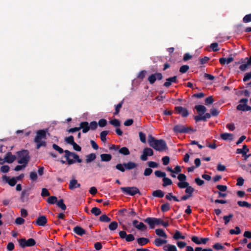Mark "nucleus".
Segmentation results:
<instances>
[{
  "label": "nucleus",
  "mask_w": 251,
  "mask_h": 251,
  "mask_svg": "<svg viewBox=\"0 0 251 251\" xmlns=\"http://www.w3.org/2000/svg\"><path fill=\"white\" fill-rule=\"evenodd\" d=\"M65 141L69 144L73 145L75 143L74 137L72 136H70L65 139Z\"/></svg>",
  "instance_id": "nucleus-60"
},
{
  "label": "nucleus",
  "mask_w": 251,
  "mask_h": 251,
  "mask_svg": "<svg viewBox=\"0 0 251 251\" xmlns=\"http://www.w3.org/2000/svg\"><path fill=\"white\" fill-rule=\"evenodd\" d=\"M173 238L175 240H178L179 239H184L185 237V236L182 235L179 231H176L173 236Z\"/></svg>",
  "instance_id": "nucleus-36"
},
{
  "label": "nucleus",
  "mask_w": 251,
  "mask_h": 251,
  "mask_svg": "<svg viewBox=\"0 0 251 251\" xmlns=\"http://www.w3.org/2000/svg\"><path fill=\"white\" fill-rule=\"evenodd\" d=\"M80 186V184L79 183L77 180L75 179H72L70 180L69 188L70 190H74L75 188H79Z\"/></svg>",
  "instance_id": "nucleus-16"
},
{
  "label": "nucleus",
  "mask_w": 251,
  "mask_h": 251,
  "mask_svg": "<svg viewBox=\"0 0 251 251\" xmlns=\"http://www.w3.org/2000/svg\"><path fill=\"white\" fill-rule=\"evenodd\" d=\"M163 249L166 251H177L176 247L171 244H168L164 246Z\"/></svg>",
  "instance_id": "nucleus-28"
},
{
  "label": "nucleus",
  "mask_w": 251,
  "mask_h": 251,
  "mask_svg": "<svg viewBox=\"0 0 251 251\" xmlns=\"http://www.w3.org/2000/svg\"><path fill=\"white\" fill-rule=\"evenodd\" d=\"M195 251H213L211 249H202L201 247H196Z\"/></svg>",
  "instance_id": "nucleus-64"
},
{
  "label": "nucleus",
  "mask_w": 251,
  "mask_h": 251,
  "mask_svg": "<svg viewBox=\"0 0 251 251\" xmlns=\"http://www.w3.org/2000/svg\"><path fill=\"white\" fill-rule=\"evenodd\" d=\"M163 78L162 75L160 73H155L153 74H151L148 77V81L151 84H153L156 79L161 80Z\"/></svg>",
  "instance_id": "nucleus-9"
},
{
  "label": "nucleus",
  "mask_w": 251,
  "mask_h": 251,
  "mask_svg": "<svg viewBox=\"0 0 251 251\" xmlns=\"http://www.w3.org/2000/svg\"><path fill=\"white\" fill-rule=\"evenodd\" d=\"M233 215L232 214H229L228 216H225L223 217V219L225 221V224L226 225L229 222L231 218L233 217Z\"/></svg>",
  "instance_id": "nucleus-54"
},
{
  "label": "nucleus",
  "mask_w": 251,
  "mask_h": 251,
  "mask_svg": "<svg viewBox=\"0 0 251 251\" xmlns=\"http://www.w3.org/2000/svg\"><path fill=\"white\" fill-rule=\"evenodd\" d=\"M192 241L196 243V244L200 245L201 244V239H200L198 237L196 236H193L191 238Z\"/></svg>",
  "instance_id": "nucleus-56"
},
{
  "label": "nucleus",
  "mask_w": 251,
  "mask_h": 251,
  "mask_svg": "<svg viewBox=\"0 0 251 251\" xmlns=\"http://www.w3.org/2000/svg\"><path fill=\"white\" fill-rule=\"evenodd\" d=\"M155 221H156L155 218H151V217L147 218L144 219V221L145 223L149 224L150 228L151 229L154 228L155 226L156 225Z\"/></svg>",
  "instance_id": "nucleus-15"
},
{
  "label": "nucleus",
  "mask_w": 251,
  "mask_h": 251,
  "mask_svg": "<svg viewBox=\"0 0 251 251\" xmlns=\"http://www.w3.org/2000/svg\"><path fill=\"white\" fill-rule=\"evenodd\" d=\"M16 156L15 155H12L11 152H8L4 158V161L3 162L11 163L14 162Z\"/></svg>",
  "instance_id": "nucleus-17"
},
{
  "label": "nucleus",
  "mask_w": 251,
  "mask_h": 251,
  "mask_svg": "<svg viewBox=\"0 0 251 251\" xmlns=\"http://www.w3.org/2000/svg\"><path fill=\"white\" fill-rule=\"evenodd\" d=\"M248 101V100L246 99H243L240 100L241 104H239L237 106V109L243 111H248L251 110V106H248L246 104Z\"/></svg>",
  "instance_id": "nucleus-5"
},
{
  "label": "nucleus",
  "mask_w": 251,
  "mask_h": 251,
  "mask_svg": "<svg viewBox=\"0 0 251 251\" xmlns=\"http://www.w3.org/2000/svg\"><path fill=\"white\" fill-rule=\"evenodd\" d=\"M153 154V150L149 148H146L144 149L142 155L140 156V159L143 161H146L148 159V156H152Z\"/></svg>",
  "instance_id": "nucleus-7"
},
{
  "label": "nucleus",
  "mask_w": 251,
  "mask_h": 251,
  "mask_svg": "<svg viewBox=\"0 0 251 251\" xmlns=\"http://www.w3.org/2000/svg\"><path fill=\"white\" fill-rule=\"evenodd\" d=\"M154 174L156 176L158 177H163L164 178L166 176V173L160 171H155L154 172Z\"/></svg>",
  "instance_id": "nucleus-46"
},
{
  "label": "nucleus",
  "mask_w": 251,
  "mask_h": 251,
  "mask_svg": "<svg viewBox=\"0 0 251 251\" xmlns=\"http://www.w3.org/2000/svg\"><path fill=\"white\" fill-rule=\"evenodd\" d=\"M74 231L78 235L82 236L85 234V230L80 226H76L74 228Z\"/></svg>",
  "instance_id": "nucleus-22"
},
{
  "label": "nucleus",
  "mask_w": 251,
  "mask_h": 251,
  "mask_svg": "<svg viewBox=\"0 0 251 251\" xmlns=\"http://www.w3.org/2000/svg\"><path fill=\"white\" fill-rule=\"evenodd\" d=\"M79 128H80V129L81 128L82 129V131L83 133L87 132L90 129L89 124L87 122H81L80 124Z\"/></svg>",
  "instance_id": "nucleus-20"
},
{
  "label": "nucleus",
  "mask_w": 251,
  "mask_h": 251,
  "mask_svg": "<svg viewBox=\"0 0 251 251\" xmlns=\"http://www.w3.org/2000/svg\"><path fill=\"white\" fill-rule=\"evenodd\" d=\"M195 108L200 115L203 114L206 111V108L202 105H197L195 106Z\"/></svg>",
  "instance_id": "nucleus-23"
},
{
  "label": "nucleus",
  "mask_w": 251,
  "mask_h": 251,
  "mask_svg": "<svg viewBox=\"0 0 251 251\" xmlns=\"http://www.w3.org/2000/svg\"><path fill=\"white\" fill-rule=\"evenodd\" d=\"M177 179L179 182L185 181L186 180V176L183 174H180L177 176Z\"/></svg>",
  "instance_id": "nucleus-59"
},
{
  "label": "nucleus",
  "mask_w": 251,
  "mask_h": 251,
  "mask_svg": "<svg viewBox=\"0 0 251 251\" xmlns=\"http://www.w3.org/2000/svg\"><path fill=\"white\" fill-rule=\"evenodd\" d=\"M109 133V131L104 130L100 133V139L103 142H105L106 140V135Z\"/></svg>",
  "instance_id": "nucleus-37"
},
{
  "label": "nucleus",
  "mask_w": 251,
  "mask_h": 251,
  "mask_svg": "<svg viewBox=\"0 0 251 251\" xmlns=\"http://www.w3.org/2000/svg\"><path fill=\"white\" fill-rule=\"evenodd\" d=\"M52 148L55 150L58 151L60 153H62L64 152L63 150L56 144H53Z\"/></svg>",
  "instance_id": "nucleus-63"
},
{
  "label": "nucleus",
  "mask_w": 251,
  "mask_h": 251,
  "mask_svg": "<svg viewBox=\"0 0 251 251\" xmlns=\"http://www.w3.org/2000/svg\"><path fill=\"white\" fill-rule=\"evenodd\" d=\"M251 79V72L247 73L245 74L244 78L243 81L246 82Z\"/></svg>",
  "instance_id": "nucleus-62"
},
{
  "label": "nucleus",
  "mask_w": 251,
  "mask_h": 251,
  "mask_svg": "<svg viewBox=\"0 0 251 251\" xmlns=\"http://www.w3.org/2000/svg\"><path fill=\"white\" fill-rule=\"evenodd\" d=\"M110 123L114 126H120V121L116 119L111 120Z\"/></svg>",
  "instance_id": "nucleus-57"
},
{
  "label": "nucleus",
  "mask_w": 251,
  "mask_h": 251,
  "mask_svg": "<svg viewBox=\"0 0 251 251\" xmlns=\"http://www.w3.org/2000/svg\"><path fill=\"white\" fill-rule=\"evenodd\" d=\"M100 220L103 222H109L111 221L110 218L107 216L106 215H102L100 217Z\"/></svg>",
  "instance_id": "nucleus-44"
},
{
  "label": "nucleus",
  "mask_w": 251,
  "mask_h": 251,
  "mask_svg": "<svg viewBox=\"0 0 251 251\" xmlns=\"http://www.w3.org/2000/svg\"><path fill=\"white\" fill-rule=\"evenodd\" d=\"M177 82V76H174L173 77H169L166 80V82L164 83L163 86L165 87H169L170 86L172 83Z\"/></svg>",
  "instance_id": "nucleus-13"
},
{
  "label": "nucleus",
  "mask_w": 251,
  "mask_h": 251,
  "mask_svg": "<svg viewBox=\"0 0 251 251\" xmlns=\"http://www.w3.org/2000/svg\"><path fill=\"white\" fill-rule=\"evenodd\" d=\"M123 103V101H122L121 102H120L119 103H118L116 106V107H115V112L114 113V115H116V114H118V113L120 111V109L121 108V107L122 106Z\"/></svg>",
  "instance_id": "nucleus-58"
},
{
  "label": "nucleus",
  "mask_w": 251,
  "mask_h": 251,
  "mask_svg": "<svg viewBox=\"0 0 251 251\" xmlns=\"http://www.w3.org/2000/svg\"><path fill=\"white\" fill-rule=\"evenodd\" d=\"M152 196L157 198H162L164 196V193L161 190H157L153 191Z\"/></svg>",
  "instance_id": "nucleus-26"
},
{
  "label": "nucleus",
  "mask_w": 251,
  "mask_h": 251,
  "mask_svg": "<svg viewBox=\"0 0 251 251\" xmlns=\"http://www.w3.org/2000/svg\"><path fill=\"white\" fill-rule=\"evenodd\" d=\"M47 222V219L44 216H42L38 218L36 220V224L40 226H44Z\"/></svg>",
  "instance_id": "nucleus-19"
},
{
  "label": "nucleus",
  "mask_w": 251,
  "mask_h": 251,
  "mask_svg": "<svg viewBox=\"0 0 251 251\" xmlns=\"http://www.w3.org/2000/svg\"><path fill=\"white\" fill-rule=\"evenodd\" d=\"M57 205L60 207L63 210H65L66 208L65 204L63 202V200H60L56 202Z\"/></svg>",
  "instance_id": "nucleus-42"
},
{
  "label": "nucleus",
  "mask_w": 251,
  "mask_h": 251,
  "mask_svg": "<svg viewBox=\"0 0 251 251\" xmlns=\"http://www.w3.org/2000/svg\"><path fill=\"white\" fill-rule=\"evenodd\" d=\"M96 158V156L94 153H91L86 156V162L88 163L94 160Z\"/></svg>",
  "instance_id": "nucleus-31"
},
{
  "label": "nucleus",
  "mask_w": 251,
  "mask_h": 251,
  "mask_svg": "<svg viewBox=\"0 0 251 251\" xmlns=\"http://www.w3.org/2000/svg\"><path fill=\"white\" fill-rule=\"evenodd\" d=\"M163 186L166 187L168 185H171L172 184V181L171 179L165 177L163 178Z\"/></svg>",
  "instance_id": "nucleus-35"
},
{
  "label": "nucleus",
  "mask_w": 251,
  "mask_h": 251,
  "mask_svg": "<svg viewBox=\"0 0 251 251\" xmlns=\"http://www.w3.org/2000/svg\"><path fill=\"white\" fill-rule=\"evenodd\" d=\"M165 198L169 201H171L172 200V199H173L174 201H179V200L176 196H174L173 195V194L172 193H170L167 194L165 196Z\"/></svg>",
  "instance_id": "nucleus-34"
},
{
  "label": "nucleus",
  "mask_w": 251,
  "mask_h": 251,
  "mask_svg": "<svg viewBox=\"0 0 251 251\" xmlns=\"http://www.w3.org/2000/svg\"><path fill=\"white\" fill-rule=\"evenodd\" d=\"M64 152L65 153V157L66 158L68 164L71 165L74 164L75 161L71 158H73L74 155L73 154L75 153V152H70L68 150H65Z\"/></svg>",
  "instance_id": "nucleus-11"
},
{
  "label": "nucleus",
  "mask_w": 251,
  "mask_h": 251,
  "mask_svg": "<svg viewBox=\"0 0 251 251\" xmlns=\"http://www.w3.org/2000/svg\"><path fill=\"white\" fill-rule=\"evenodd\" d=\"M189 67L188 65H182L179 69V72L182 74H184L189 70Z\"/></svg>",
  "instance_id": "nucleus-48"
},
{
  "label": "nucleus",
  "mask_w": 251,
  "mask_h": 251,
  "mask_svg": "<svg viewBox=\"0 0 251 251\" xmlns=\"http://www.w3.org/2000/svg\"><path fill=\"white\" fill-rule=\"evenodd\" d=\"M101 160L102 161H109L111 159V155L109 154H102L100 155Z\"/></svg>",
  "instance_id": "nucleus-32"
},
{
  "label": "nucleus",
  "mask_w": 251,
  "mask_h": 251,
  "mask_svg": "<svg viewBox=\"0 0 251 251\" xmlns=\"http://www.w3.org/2000/svg\"><path fill=\"white\" fill-rule=\"evenodd\" d=\"M149 241L150 240L148 238L144 237L139 238L137 239V242L140 246L145 245L147 244Z\"/></svg>",
  "instance_id": "nucleus-29"
},
{
  "label": "nucleus",
  "mask_w": 251,
  "mask_h": 251,
  "mask_svg": "<svg viewBox=\"0 0 251 251\" xmlns=\"http://www.w3.org/2000/svg\"><path fill=\"white\" fill-rule=\"evenodd\" d=\"M173 130L175 132L177 133H188L191 130V128L183 125H178L174 127Z\"/></svg>",
  "instance_id": "nucleus-8"
},
{
  "label": "nucleus",
  "mask_w": 251,
  "mask_h": 251,
  "mask_svg": "<svg viewBox=\"0 0 251 251\" xmlns=\"http://www.w3.org/2000/svg\"><path fill=\"white\" fill-rule=\"evenodd\" d=\"M91 212L95 216H98L101 214V210L98 207H93L92 208Z\"/></svg>",
  "instance_id": "nucleus-40"
},
{
  "label": "nucleus",
  "mask_w": 251,
  "mask_h": 251,
  "mask_svg": "<svg viewBox=\"0 0 251 251\" xmlns=\"http://www.w3.org/2000/svg\"><path fill=\"white\" fill-rule=\"evenodd\" d=\"M133 226L138 230H146L147 226L142 222H139L137 220H133L132 222Z\"/></svg>",
  "instance_id": "nucleus-12"
},
{
  "label": "nucleus",
  "mask_w": 251,
  "mask_h": 251,
  "mask_svg": "<svg viewBox=\"0 0 251 251\" xmlns=\"http://www.w3.org/2000/svg\"><path fill=\"white\" fill-rule=\"evenodd\" d=\"M241 232V230L240 229V228L238 226L235 227V229H230L229 230V233L231 234H239Z\"/></svg>",
  "instance_id": "nucleus-50"
},
{
  "label": "nucleus",
  "mask_w": 251,
  "mask_h": 251,
  "mask_svg": "<svg viewBox=\"0 0 251 251\" xmlns=\"http://www.w3.org/2000/svg\"><path fill=\"white\" fill-rule=\"evenodd\" d=\"M249 149L246 145H244L242 149H238L237 150V153L239 154H243V155L246 154L249 151Z\"/></svg>",
  "instance_id": "nucleus-30"
},
{
  "label": "nucleus",
  "mask_w": 251,
  "mask_h": 251,
  "mask_svg": "<svg viewBox=\"0 0 251 251\" xmlns=\"http://www.w3.org/2000/svg\"><path fill=\"white\" fill-rule=\"evenodd\" d=\"M221 137L225 140H232L233 139V135L231 133H224L221 134Z\"/></svg>",
  "instance_id": "nucleus-25"
},
{
  "label": "nucleus",
  "mask_w": 251,
  "mask_h": 251,
  "mask_svg": "<svg viewBox=\"0 0 251 251\" xmlns=\"http://www.w3.org/2000/svg\"><path fill=\"white\" fill-rule=\"evenodd\" d=\"M50 195V193H49L48 189L46 188H43L42 189L41 196L42 197L49 196Z\"/></svg>",
  "instance_id": "nucleus-61"
},
{
  "label": "nucleus",
  "mask_w": 251,
  "mask_h": 251,
  "mask_svg": "<svg viewBox=\"0 0 251 251\" xmlns=\"http://www.w3.org/2000/svg\"><path fill=\"white\" fill-rule=\"evenodd\" d=\"M155 233L158 236L163 237L165 239H166L167 238V235L166 233L162 229H156L155 230Z\"/></svg>",
  "instance_id": "nucleus-27"
},
{
  "label": "nucleus",
  "mask_w": 251,
  "mask_h": 251,
  "mask_svg": "<svg viewBox=\"0 0 251 251\" xmlns=\"http://www.w3.org/2000/svg\"><path fill=\"white\" fill-rule=\"evenodd\" d=\"M25 222V220L21 217L17 218L15 221V224L18 225H21L23 224Z\"/></svg>",
  "instance_id": "nucleus-52"
},
{
  "label": "nucleus",
  "mask_w": 251,
  "mask_h": 251,
  "mask_svg": "<svg viewBox=\"0 0 251 251\" xmlns=\"http://www.w3.org/2000/svg\"><path fill=\"white\" fill-rule=\"evenodd\" d=\"M122 192L130 196H134L136 194L140 193L139 190L136 187H121Z\"/></svg>",
  "instance_id": "nucleus-4"
},
{
  "label": "nucleus",
  "mask_w": 251,
  "mask_h": 251,
  "mask_svg": "<svg viewBox=\"0 0 251 251\" xmlns=\"http://www.w3.org/2000/svg\"><path fill=\"white\" fill-rule=\"evenodd\" d=\"M124 165L125 168L128 170L134 169L137 166V164L132 162H128L127 163H124Z\"/></svg>",
  "instance_id": "nucleus-24"
},
{
  "label": "nucleus",
  "mask_w": 251,
  "mask_h": 251,
  "mask_svg": "<svg viewBox=\"0 0 251 251\" xmlns=\"http://www.w3.org/2000/svg\"><path fill=\"white\" fill-rule=\"evenodd\" d=\"M47 201L50 204H54L57 202V198L55 196L50 197L48 199Z\"/></svg>",
  "instance_id": "nucleus-47"
},
{
  "label": "nucleus",
  "mask_w": 251,
  "mask_h": 251,
  "mask_svg": "<svg viewBox=\"0 0 251 251\" xmlns=\"http://www.w3.org/2000/svg\"><path fill=\"white\" fill-rule=\"evenodd\" d=\"M46 132L44 130H38L34 139V142L36 143L37 149H39L41 147L46 146Z\"/></svg>",
  "instance_id": "nucleus-2"
},
{
  "label": "nucleus",
  "mask_w": 251,
  "mask_h": 251,
  "mask_svg": "<svg viewBox=\"0 0 251 251\" xmlns=\"http://www.w3.org/2000/svg\"><path fill=\"white\" fill-rule=\"evenodd\" d=\"M35 243V241L32 238L28 239L27 240L25 239H22L19 240V244L22 248L33 246Z\"/></svg>",
  "instance_id": "nucleus-6"
},
{
  "label": "nucleus",
  "mask_w": 251,
  "mask_h": 251,
  "mask_svg": "<svg viewBox=\"0 0 251 251\" xmlns=\"http://www.w3.org/2000/svg\"><path fill=\"white\" fill-rule=\"evenodd\" d=\"M119 152L120 153L125 155H127L130 154V151L126 147H123L119 149Z\"/></svg>",
  "instance_id": "nucleus-33"
},
{
  "label": "nucleus",
  "mask_w": 251,
  "mask_h": 251,
  "mask_svg": "<svg viewBox=\"0 0 251 251\" xmlns=\"http://www.w3.org/2000/svg\"><path fill=\"white\" fill-rule=\"evenodd\" d=\"M237 203L241 207H251V204L249 203L247 201H238Z\"/></svg>",
  "instance_id": "nucleus-41"
},
{
  "label": "nucleus",
  "mask_w": 251,
  "mask_h": 251,
  "mask_svg": "<svg viewBox=\"0 0 251 251\" xmlns=\"http://www.w3.org/2000/svg\"><path fill=\"white\" fill-rule=\"evenodd\" d=\"M210 47L213 51H217L220 50L219 48H218V44L216 42L212 43Z\"/></svg>",
  "instance_id": "nucleus-53"
},
{
  "label": "nucleus",
  "mask_w": 251,
  "mask_h": 251,
  "mask_svg": "<svg viewBox=\"0 0 251 251\" xmlns=\"http://www.w3.org/2000/svg\"><path fill=\"white\" fill-rule=\"evenodd\" d=\"M170 208V204L168 203H166L162 204L161 206V210L163 212H166L169 210Z\"/></svg>",
  "instance_id": "nucleus-45"
},
{
  "label": "nucleus",
  "mask_w": 251,
  "mask_h": 251,
  "mask_svg": "<svg viewBox=\"0 0 251 251\" xmlns=\"http://www.w3.org/2000/svg\"><path fill=\"white\" fill-rule=\"evenodd\" d=\"M147 72L145 70L140 71L137 75V78L141 80H142L145 77Z\"/></svg>",
  "instance_id": "nucleus-43"
},
{
  "label": "nucleus",
  "mask_w": 251,
  "mask_h": 251,
  "mask_svg": "<svg viewBox=\"0 0 251 251\" xmlns=\"http://www.w3.org/2000/svg\"><path fill=\"white\" fill-rule=\"evenodd\" d=\"M148 143L149 145L156 151H162L167 149V144L162 139L157 140L151 135L148 136Z\"/></svg>",
  "instance_id": "nucleus-1"
},
{
  "label": "nucleus",
  "mask_w": 251,
  "mask_h": 251,
  "mask_svg": "<svg viewBox=\"0 0 251 251\" xmlns=\"http://www.w3.org/2000/svg\"><path fill=\"white\" fill-rule=\"evenodd\" d=\"M167 243V240L166 239H161V238H156L154 241V245L157 247H160L162 246L163 244H166Z\"/></svg>",
  "instance_id": "nucleus-21"
},
{
  "label": "nucleus",
  "mask_w": 251,
  "mask_h": 251,
  "mask_svg": "<svg viewBox=\"0 0 251 251\" xmlns=\"http://www.w3.org/2000/svg\"><path fill=\"white\" fill-rule=\"evenodd\" d=\"M29 156L27 151L24 150L18 153V162L19 164H27L29 161Z\"/></svg>",
  "instance_id": "nucleus-3"
},
{
  "label": "nucleus",
  "mask_w": 251,
  "mask_h": 251,
  "mask_svg": "<svg viewBox=\"0 0 251 251\" xmlns=\"http://www.w3.org/2000/svg\"><path fill=\"white\" fill-rule=\"evenodd\" d=\"M3 180L7 182L11 186H14L17 183L16 178L15 177L10 178L9 177L4 176H3Z\"/></svg>",
  "instance_id": "nucleus-18"
},
{
  "label": "nucleus",
  "mask_w": 251,
  "mask_h": 251,
  "mask_svg": "<svg viewBox=\"0 0 251 251\" xmlns=\"http://www.w3.org/2000/svg\"><path fill=\"white\" fill-rule=\"evenodd\" d=\"M177 186L181 189L186 188L189 185L188 182L185 181L179 182L177 183Z\"/></svg>",
  "instance_id": "nucleus-38"
},
{
  "label": "nucleus",
  "mask_w": 251,
  "mask_h": 251,
  "mask_svg": "<svg viewBox=\"0 0 251 251\" xmlns=\"http://www.w3.org/2000/svg\"><path fill=\"white\" fill-rule=\"evenodd\" d=\"M118 227V223L116 222H112L109 225V228L111 230H115Z\"/></svg>",
  "instance_id": "nucleus-49"
},
{
  "label": "nucleus",
  "mask_w": 251,
  "mask_h": 251,
  "mask_svg": "<svg viewBox=\"0 0 251 251\" xmlns=\"http://www.w3.org/2000/svg\"><path fill=\"white\" fill-rule=\"evenodd\" d=\"M139 136L140 141L142 143H145L146 142V135L142 132H140L139 133Z\"/></svg>",
  "instance_id": "nucleus-55"
},
{
  "label": "nucleus",
  "mask_w": 251,
  "mask_h": 251,
  "mask_svg": "<svg viewBox=\"0 0 251 251\" xmlns=\"http://www.w3.org/2000/svg\"><path fill=\"white\" fill-rule=\"evenodd\" d=\"M194 189L188 185V187H187V188H186V189H185V193L187 194V195H190V197H192V194L194 192Z\"/></svg>",
  "instance_id": "nucleus-39"
},
{
  "label": "nucleus",
  "mask_w": 251,
  "mask_h": 251,
  "mask_svg": "<svg viewBox=\"0 0 251 251\" xmlns=\"http://www.w3.org/2000/svg\"><path fill=\"white\" fill-rule=\"evenodd\" d=\"M175 111L177 114H179L184 117H187L189 114L188 110L181 106L176 107Z\"/></svg>",
  "instance_id": "nucleus-10"
},
{
  "label": "nucleus",
  "mask_w": 251,
  "mask_h": 251,
  "mask_svg": "<svg viewBox=\"0 0 251 251\" xmlns=\"http://www.w3.org/2000/svg\"><path fill=\"white\" fill-rule=\"evenodd\" d=\"M243 22L245 23H248L251 22V13L247 14L244 16L243 19Z\"/></svg>",
  "instance_id": "nucleus-51"
},
{
  "label": "nucleus",
  "mask_w": 251,
  "mask_h": 251,
  "mask_svg": "<svg viewBox=\"0 0 251 251\" xmlns=\"http://www.w3.org/2000/svg\"><path fill=\"white\" fill-rule=\"evenodd\" d=\"M245 59H247V61L239 66V69L241 71H245L249 66H251V56L250 57H246Z\"/></svg>",
  "instance_id": "nucleus-14"
}]
</instances>
